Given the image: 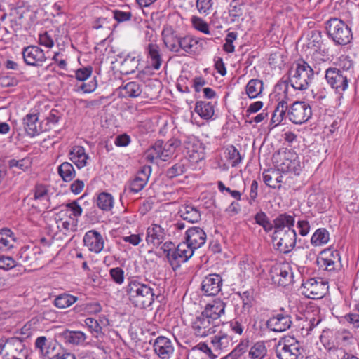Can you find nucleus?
I'll return each instance as SVG.
<instances>
[{
    "label": "nucleus",
    "mask_w": 359,
    "mask_h": 359,
    "mask_svg": "<svg viewBox=\"0 0 359 359\" xmlns=\"http://www.w3.org/2000/svg\"><path fill=\"white\" fill-rule=\"evenodd\" d=\"M330 240V233L324 228L318 229L312 235L311 243L314 246H320L326 244Z\"/></svg>",
    "instance_id": "48"
},
{
    "label": "nucleus",
    "mask_w": 359,
    "mask_h": 359,
    "mask_svg": "<svg viewBox=\"0 0 359 359\" xmlns=\"http://www.w3.org/2000/svg\"><path fill=\"white\" fill-rule=\"evenodd\" d=\"M273 239L280 252L288 253L296 245L297 233L294 229H287V231H274Z\"/></svg>",
    "instance_id": "5"
},
{
    "label": "nucleus",
    "mask_w": 359,
    "mask_h": 359,
    "mask_svg": "<svg viewBox=\"0 0 359 359\" xmlns=\"http://www.w3.org/2000/svg\"><path fill=\"white\" fill-rule=\"evenodd\" d=\"M60 337L65 343L72 345H83L87 339L86 333L81 331H72L66 330L60 334Z\"/></svg>",
    "instance_id": "35"
},
{
    "label": "nucleus",
    "mask_w": 359,
    "mask_h": 359,
    "mask_svg": "<svg viewBox=\"0 0 359 359\" xmlns=\"http://www.w3.org/2000/svg\"><path fill=\"white\" fill-rule=\"evenodd\" d=\"M60 216V212L57 215L56 223L57 228L60 231H63L65 233L69 231H74L77 226V219H74L71 216Z\"/></svg>",
    "instance_id": "43"
},
{
    "label": "nucleus",
    "mask_w": 359,
    "mask_h": 359,
    "mask_svg": "<svg viewBox=\"0 0 359 359\" xmlns=\"http://www.w3.org/2000/svg\"><path fill=\"white\" fill-rule=\"evenodd\" d=\"M165 237V230L159 224H152L147 229L146 242L149 245L158 247L163 243Z\"/></svg>",
    "instance_id": "25"
},
{
    "label": "nucleus",
    "mask_w": 359,
    "mask_h": 359,
    "mask_svg": "<svg viewBox=\"0 0 359 359\" xmlns=\"http://www.w3.org/2000/svg\"><path fill=\"white\" fill-rule=\"evenodd\" d=\"M226 158L231 161L232 167H236L242 161V157L237 149L231 145L226 148Z\"/></svg>",
    "instance_id": "55"
},
{
    "label": "nucleus",
    "mask_w": 359,
    "mask_h": 359,
    "mask_svg": "<svg viewBox=\"0 0 359 359\" xmlns=\"http://www.w3.org/2000/svg\"><path fill=\"white\" fill-rule=\"evenodd\" d=\"M267 349L262 341L257 342L251 347L249 356L251 359H263L266 355Z\"/></svg>",
    "instance_id": "53"
},
{
    "label": "nucleus",
    "mask_w": 359,
    "mask_h": 359,
    "mask_svg": "<svg viewBox=\"0 0 359 359\" xmlns=\"http://www.w3.org/2000/svg\"><path fill=\"white\" fill-rule=\"evenodd\" d=\"M77 300V297L63 293L55 297L54 305L59 309H65L74 304Z\"/></svg>",
    "instance_id": "49"
},
{
    "label": "nucleus",
    "mask_w": 359,
    "mask_h": 359,
    "mask_svg": "<svg viewBox=\"0 0 359 359\" xmlns=\"http://www.w3.org/2000/svg\"><path fill=\"white\" fill-rule=\"evenodd\" d=\"M126 293L130 302L139 309H146L154 302V289L138 280H130L126 287Z\"/></svg>",
    "instance_id": "1"
},
{
    "label": "nucleus",
    "mask_w": 359,
    "mask_h": 359,
    "mask_svg": "<svg viewBox=\"0 0 359 359\" xmlns=\"http://www.w3.org/2000/svg\"><path fill=\"white\" fill-rule=\"evenodd\" d=\"M207 236L202 228L192 226L185 233L184 241L194 250L201 248L206 242Z\"/></svg>",
    "instance_id": "17"
},
{
    "label": "nucleus",
    "mask_w": 359,
    "mask_h": 359,
    "mask_svg": "<svg viewBox=\"0 0 359 359\" xmlns=\"http://www.w3.org/2000/svg\"><path fill=\"white\" fill-rule=\"evenodd\" d=\"M110 13L111 17L118 23L129 21L132 18V13L130 11H123L115 9L111 11Z\"/></svg>",
    "instance_id": "57"
},
{
    "label": "nucleus",
    "mask_w": 359,
    "mask_h": 359,
    "mask_svg": "<svg viewBox=\"0 0 359 359\" xmlns=\"http://www.w3.org/2000/svg\"><path fill=\"white\" fill-rule=\"evenodd\" d=\"M109 275L111 279L117 285H122L124 282V271L121 267L111 268L109 270Z\"/></svg>",
    "instance_id": "60"
},
{
    "label": "nucleus",
    "mask_w": 359,
    "mask_h": 359,
    "mask_svg": "<svg viewBox=\"0 0 359 359\" xmlns=\"http://www.w3.org/2000/svg\"><path fill=\"white\" fill-rule=\"evenodd\" d=\"M202 41L201 39L191 35L182 36L180 45V52L184 51L188 54H197L202 50Z\"/></svg>",
    "instance_id": "29"
},
{
    "label": "nucleus",
    "mask_w": 359,
    "mask_h": 359,
    "mask_svg": "<svg viewBox=\"0 0 359 359\" xmlns=\"http://www.w3.org/2000/svg\"><path fill=\"white\" fill-rule=\"evenodd\" d=\"M140 59L133 54H128L120 65L122 74H130L135 72L139 65Z\"/></svg>",
    "instance_id": "42"
},
{
    "label": "nucleus",
    "mask_w": 359,
    "mask_h": 359,
    "mask_svg": "<svg viewBox=\"0 0 359 359\" xmlns=\"http://www.w3.org/2000/svg\"><path fill=\"white\" fill-rule=\"evenodd\" d=\"M326 29L329 38L336 45H347L353 39L351 28L339 18H333L327 20L326 22Z\"/></svg>",
    "instance_id": "4"
},
{
    "label": "nucleus",
    "mask_w": 359,
    "mask_h": 359,
    "mask_svg": "<svg viewBox=\"0 0 359 359\" xmlns=\"http://www.w3.org/2000/svg\"><path fill=\"white\" fill-rule=\"evenodd\" d=\"M120 94L123 97L133 98L139 97L142 92V85L136 81H130L119 88Z\"/></svg>",
    "instance_id": "40"
},
{
    "label": "nucleus",
    "mask_w": 359,
    "mask_h": 359,
    "mask_svg": "<svg viewBox=\"0 0 359 359\" xmlns=\"http://www.w3.org/2000/svg\"><path fill=\"white\" fill-rule=\"evenodd\" d=\"M217 324L201 313L192 323L195 335L204 337L215 332Z\"/></svg>",
    "instance_id": "14"
},
{
    "label": "nucleus",
    "mask_w": 359,
    "mask_h": 359,
    "mask_svg": "<svg viewBox=\"0 0 359 359\" xmlns=\"http://www.w3.org/2000/svg\"><path fill=\"white\" fill-rule=\"evenodd\" d=\"M194 251L184 241L181 242L175 248L170 264L174 269L179 268L181 264L187 262L193 256Z\"/></svg>",
    "instance_id": "15"
},
{
    "label": "nucleus",
    "mask_w": 359,
    "mask_h": 359,
    "mask_svg": "<svg viewBox=\"0 0 359 359\" xmlns=\"http://www.w3.org/2000/svg\"><path fill=\"white\" fill-rule=\"evenodd\" d=\"M69 158L79 168H83L87 165L89 158L88 154L86 153V149L82 146H74L69 152Z\"/></svg>",
    "instance_id": "33"
},
{
    "label": "nucleus",
    "mask_w": 359,
    "mask_h": 359,
    "mask_svg": "<svg viewBox=\"0 0 359 359\" xmlns=\"http://www.w3.org/2000/svg\"><path fill=\"white\" fill-rule=\"evenodd\" d=\"M144 50L151 67L154 69H159L163 61L159 46L156 43L149 42L145 46Z\"/></svg>",
    "instance_id": "30"
},
{
    "label": "nucleus",
    "mask_w": 359,
    "mask_h": 359,
    "mask_svg": "<svg viewBox=\"0 0 359 359\" xmlns=\"http://www.w3.org/2000/svg\"><path fill=\"white\" fill-rule=\"evenodd\" d=\"M153 349L159 359H170L175 351L172 341L163 336H159L154 340Z\"/></svg>",
    "instance_id": "16"
},
{
    "label": "nucleus",
    "mask_w": 359,
    "mask_h": 359,
    "mask_svg": "<svg viewBox=\"0 0 359 359\" xmlns=\"http://www.w3.org/2000/svg\"><path fill=\"white\" fill-rule=\"evenodd\" d=\"M325 79L329 85L337 93L344 91L348 86L347 76L337 68H329L326 70Z\"/></svg>",
    "instance_id": "11"
},
{
    "label": "nucleus",
    "mask_w": 359,
    "mask_h": 359,
    "mask_svg": "<svg viewBox=\"0 0 359 359\" xmlns=\"http://www.w3.org/2000/svg\"><path fill=\"white\" fill-rule=\"evenodd\" d=\"M180 144V141L176 138L170 139L166 142L158 140L145 151L144 158L151 163H157L158 161H168L175 156Z\"/></svg>",
    "instance_id": "2"
},
{
    "label": "nucleus",
    "mask_w": 359,
    "mask_h": 359,
    "mask_svg": "<svg viewBox=\"0 0 359 359\" xmlns=\"http://www.w3.org/2000/svg\"><path fill=\"white\" fill-rule=\"evenodd\" d=\"M151 171V168L150 166L142 167L135 177L130 181L128 184L129 191L137 194L142 190L147 184Z\"/></svg>",
    "instance_id": "23"
},
{
    "label": "nucleus",
    "mask_w": 359,
    "mask_h": 359,
    "mask_svg": "<svg viewBox=\"0 0 359 359\" xmlns=\"http://www.w3.org/2000/svg\"><path fill=\"white\" fill-rule=\"evenodd\" d=\"M210 343L214 352L218 355L233 344V338L224 332H219L212 337Z\"/></svg>",
    "instance_id": "28"
},
{
    "label": "nucleus",
    "mask_w": 359,
    "mask_h": 359,
    "mask_svg": "<svg viewBox=\"0 0 359 359\" xmlns=\"http://www.w3.org/2000/svg\"><path fill=\"white\" fill-rule=\"evenodd\" d=\"M320 341L324 348L329 351H336L338 348L336 331L324 330L320 336Z\"/></svg>",
    "instance_id": "38"
},
{
    "label": "nucleus",
    "mask_w": 359,
    "mask_h": 359,
    "mask_svg": "<svg viewBox=\"0 0 359 359\" xmlns=\"http://www.w3.org/2000/svg\"><path fill=\"white\" fill-rule=\"evenodd\" d=\"M287 109V104L285 101H278L277 106L273 111L271 118V122L277 126L283 119Z\"/></svg>",
    "instance_id": "51"
},
{
    "label": "nucleus",
    "mask_w": 359,
    "mask_h": 359,
    "mask_svg": "<svg viewBox=\"0 0 359 359\" xmlns=\"http://www.w3.org/2000/svg\"><path fill=\"white\" fill-rule=\"evenodd\" d=\"M246 348V344L241 342L230 353L226 355L224 359H237L245 351Z\"/></svg>",
    "instance_id": "63"
},
{
    "label": "nucleus",
    "mask_w": 359,
    "mask_h": 359,
    "mask_svg": "<svg viewBox=\"0 0 359 359\" xmlns=\"http://www.w3.org/2000/svg\"><path fill=\"white\" fill-rule=\"evenodd\" d=\"M97 205L101 210L109 211L113 208L114 198L110 194L102 192L97 196Z\"/></svg>",
    "instance_id": "50"
},
{
    "label": "nucleus",
    "mask_w": 359,
    "mask_h": 359,
    "mask_svg": "<svg viewBox=\"0 0 359 359\" xmlns=\"http://www.w3.org/2000/svg\"><path fill=\"white\" fill-rule=\"evenodd\" d=\"M195 111L205 120L212 118L215 114V105L212 102L198 101L195 104Z\"/></svg>",
    "instance_id": "41"
},
{
    "label": "nucleus",
    "mask_w": 359,
    "mask_h": 359,
    "mask_svg": "<svg viewBox=\"0 0 359 359\" xmlns=\"http://www.w3.org/2000/svg\"><path fill=\"white\" fill-rule=\"evenodd\" d=\"M266 327L276 332H282L288 330L292 325L290 316L280 313L271 316L266 321Z\"/></svg>",
    "instance_id": "19"
},
{
    "label": "nucleus",
    "mask_w": 359,
    "mask_h": 359,
    "mask_svg": "<svg viewBox=\"0 0 359 359\" xmlns=\"http://www.w3.org/2000/svg\"><path fill=\"white\" fill-rule=\"evenodd\" d=\"M162 39L165 46L174 53H180V45L182 36L171 26H164L162 30Z\"/></svg>",
    "instance_id": "20"
},
{
    "label": "nucleus",
    "mask_w": 359,
    "mask_h": 359,
    "mask_svg": "<svg viewBox=\"0 0 359 359\" xmlns=\"http://www.w3.org/2000/svg\"><path fill=\"white\" fill-rule=\"evenodd\" d=\"M248 324V318L244 316H237L229 322L231 331L234 333L241 335L246 325Z\"/></svg>",
    "instance_id": "52"
},
{
    "label": "nucleus",
    "mask_w": 359,
    "mask_h": 359,
    "mask_svg": "<svg viewBox=\"0 0 359 359\" xmlns=\"http://www.w3.org/2000/svg\"><path fill=\"white\" fill-rule=\"evenodd\" d=\"M295 219L294 216L287 213L280 214L273 221L274 231H287V229H294Z\"/></svg>",
    "instance_id": "36"
},
{
    "label": "nucleus",
    "mask_w": 359,
    "mask_h": 359,
    "mask_svg": "<svg viewBox=\"0 0 359 359\" xmlns=\"http://www.w3.org/2000/svg\"><path fill=\"white\" fill-rule=\"evenodd\" d=\"M318 263L320 268L333 272L340 269L341 257L337 250L326 249L321 252V256L318 259Z\"/></svg>",
    "instance_id": "8"
},
{
    "label": "nucleus",
    "mask_w": 359,
    "mask_h": 359,
    "mask_svg": "<svg viewBox=\"0 0 359 359\" xmlns=\"http://www.w3.org/2000/svg\"><path fill=\"white\" fill-rule=\"evenodd\" d=\"M29 200H34L32 206L38 208L39 211H43L50 208V196L48 189L43 184H36L32 192L27 197Z\"/></svg>",
    "instance_id": "12"
},
{
    "label": "nucleus",
    "mask_w": 359,
    "mask_h": 359,
    "mask_svg": "<svg viewBox=\"0 0 359 359\" xmlns=\"http://www.w3.org/2000/svg\"><path fill=\"white\" fill-rule=\"evenodd\" d=\"M302 348L294 339H285L278 344L276 355L279 359H299L302 355Z\"/></svg>",
    "instance_id": "6"
},
{
    "label": "nucleus",
    "mask_w": 359,
    "mask_h": 359,
    "mask_svg": "<svg viewBox=\"0 0 359 359\" xmlns=\"http://www.w3.org/2000/svg\"><path fill=\"white\" fill-rule=\"evenodd\" d=\"M83 209L77 201H73L64 205V208L60 211V216H71L74 219L81 216Z\"/></svg>",
    "instance_id": "47"
},
{
    "label": "nucleus",
    "mask_w": 359,
    "mask_h": 359,
    "mask_svg": "<svg viewBox=\"0 0 359 359\" xmlns=\"http://www.w3.org/2000/svg\"><path fill=\"white\" fill-rule=\"evenodd\" d=\"M314 77L311 67L304 60H297L289 71L290 83L298 90H306Z\"/></svg>",
    "instance_id": "3"
},
{
    "label": "nucleus",
    "mask_w": 359,
    "mask_h": 359,
    "mask_svg": "<svg viewBox=\"0 0 359 359\" xmlns=\"http://www.w3.org/2000/svg\"><path fill=\"white\" fill-rule=\"evenodd\" d=\"M185 171V166L184 164L179 163H176L170 168L167 172L166 175L169 178H174L177 176L182 175Z\"/></svg>",
    "instance_id": "62"
},
{
    "label": "nucleus",
    "mask_w": 359,
    "mask_h": 359,
    "mask_svg": "<svg viewBox=\"0 0 359 359\" xmlns=\"http://www.w3.org/2000/svg\"><path fill=\"white\" fill-rule=\"evenodd\" d=\"M222 286V277L216 273L205 276L201 283V290L207 296L217 295Z\"/></svg>",
    "instance_id": "22"
},
{
    "label": "nucleus",
    "mask_w": 359,
    "mask_h": 359,
    "mask_svg": "<svg viewBox=\"0 0 359 359\" xmlns=\"http://www.w3.org/2000/svg\"><path fill=\"white\" fill-rule=\"evenodd\" d=\"M338 348L351 349L357 344V339L354 334L346 329L336 330Z\"/></svg>",
    "instance_id": "32"
},
{
    "label": "nucleus",
    "mask_w": 359,
    "mask_h": 359,
    "mask_svg": "<svg viewBox=\"0 0 359 359\" xmlns=\"http://www.w3.org/2000/svg\"><path fill=\"white\" fill-rule=\"evenodd\" d=\"M184 152L191 163H198L205 157L201 143L194 136H189L184 142Z\"/></svg>",
    "instance_id": "10"
},
{
    "label": "nucleus",
    "mask_w": 359,
    "mask_h": 359,
    "mask_svg": "<svg viewBox=\"0 0 359 359\" xmlns=\"http://www.w3.org/2000/svg\"><path fill=\"white\" fill-rule=\"evenodd\" d=\"M212 0H197L196 8L200 14L207 15L212 10Z\"/></svg>",
    "instance_id": "59"
},
{
    "label": "nucleus",
    "mask_w": 359,
    "mask_h": 359,
    "mask_svg": "<svg viewBox=\"0 0 359 359\" xmlns=\"http://www.w3.org/2000/svg\"><path fill=\"white\" fill-rule=\"evenodd\" d=\"M15 242V238L9 229L0 230V251H6L13 248Z\"/></svg>",
    "instance_id": "44"
},
{
    "label": "nucleus",
    "mask_w": 359,
    "mask_h": 359,
    "mask_svg": "<svg viewBox=\"0 0 359 359\" xmlns=\"http://www.w3.org/2000/svg\"><path fill=\"white\" fill-rule=\"evenodd\" d=\"M255 220L256 224L262 226L266 232H269L273 229V224L271 223L265 212H258L255 215Z\"/></svg>",
    "instance_id": "54"
},
{
    "label": "nucleus",
    "mask_w": 359,
    "mask_h": 359,
    "mask_svg": "<svg viewBox=\"0 0 359 359\" xmlns=\"http://www.w3.org/2000/svg\"><path fill=\"white\" fill-rule=\"evenodd\" d=\"M296 90L298 89L295 88L291 83L287 81H280L275 86L276 96H278V101H285L287 104V102L292 100L296 95Z\"/></svg>",
    "instance_id": "26"
},
{
    "label": "nucleus",
    "mask_w": 359,
    "mask_h": 359,
    "mask_svg": "<svg viewBox=\"0 0 359 359\" xmlns=\"http://www.w3.org/2000/svg\"><path fill=\"white\" fill-rule=\"evenodd\" d=\"M178 213L180 217L190 223L198 222L201 219V212L199 210L190 204L182 205Z\"/></svg>",
    "instance_id": "37"
},
{
    "label": "nucleus",
    "mask_w": 359,
    "mask_h": 359,
    "mask_svg": "<svg viewBox=\"0 0 359 359\" xmlns=\"http://www.w3.org/2000/svg\"><path fill=\"white\" fill-rule=\"evenodd\" d=\"M84 324L90 332L92 336L95 338H100L104 336L102 331V325L107 326L109 323V320L104 316L100 317L99 320L93 318H87L84 320Z\"/></svg>",
    "instance_id": "31"
},
{
    "label": "nucleus",
    "mask_w": 359,
    "mask_h": 359,
    "mask_svg": "<svg viewBox=\"0 0 359 359\" xmlns=\"http://www.w3.org/2000/svg\"><path fill=\"white\" fill-rule=\"evenodd\" d=\"M46 57L42 49L38 46H29L24 48V62L32 66H40Z\"/></svg>",
    "instance_id": "27"
},
{
    "label": "nucleus",
    "mask_w": 359,
    "mask_h": 359,
    "mask_svg": "<svg viewBox=\"0 0 359 359\" xmlns=\"http://www.w3.org/2000/svg\"><path fill=\"white\" fill-rule=\"evenodd\" d=\"M325 289V284L322 280L309 278L302 283L300 290L306 297L318 299L324 296Z\"/></svg>",
    "instance_id": "9"
},
{
    "label": "nucleus",
    "mask_w": 359,
    "mask_h": 359,
    "mask_svg": "<svg viewBox=\"0 0 359 359\" xmlns=\"http://www.w3.org/2000/svg\"><path fill=\"white\" fill-rule=\"evenodd\" d=\"M93 68L91 67H86L78 69L75 72L76 79L81 81L88 79L92 74Z\"/></svg>",
    "instance_id": "64"
},
{
    "label": "nucleus",
    "mask_w": 359,
    "mask_h": 359,
    "mask_svg": "<svg viewBox=\"0 0 359 359\" xmlns=\"http://www.w3.org/2000/svg\"><path fill=\"white\" fill-rule=\"evenodd\" d=\"M74 309L81 315H94L101 312L102 308L98 302H89L76 305Z\"/></svg>",
    "instance_id": "46"
},
{
    "label": "nucleus",
    "mask_w": 359,
    "mask_h": 359,
    "mask_svg": "<svg viewBox=\"0 0 359 359\" xmlns=\"http://www.w3.org/2000/svg\"><path fill=\"white\" fill-rule=\"evenodd\" d=\"M280 161H278V169L283 172L294 171L298 165L297 154L292 150H285L278 154Z\"/></svg>",
    "instance_id": "18"
},
{
    "label": "nucleus",
    "mask_w": 359,
    "mask_h": 359,
    "mask_svg": "<svg viewBox=\"0 0 359 359\" xmlns=\"http://www.w3.org/2000/svg\"><path fill=\"white\" fill-rule=\"evenodd\" d=\"M24 121H26V126L24 127V128L27 134L30 137L37 135L43 130L41 123L39 122L38 113L36 111L28 114L26 116V118H24Z\"/></svg>",
    "instance_id": "34"
},
{
    "label": "nucleus",
    "mask_w": 359,
    "mask_h": 359,
    "mask_svg": "<svg viewBox=\"0 0 359 359\" xmlns=\"http://www.w3.org/2000/svg\"><path fill=\"white\" fill-rule=\"evenodd\" d=\"M270 273L273 283L280 286L285 287L293 282V272L288 264L274 267Z\"/></svg>",
    "instance_id": "13"
},
{
    "label": "nucleus",
    "mask_w": 359,
    "mask_h": 359,
    "mask_svg": "<svg viewBox=\"0 0 359 359\" xmlns=\"http://www.w3.org/2000/svg\"><path fill=\"white\" fill-rule=\"evenodd\" d=\"M6 344L11 346V353L20 354L22 351V339L19 337H13L7 339Z\"/></svg>",
    "instance_id": "58"
},
{
    "label": "nucleus",
    "mask_w": 359,
    "mask_h": 359,
    "mask_svg": "<svg viewBox=\"0 0 359 359\" xmlns=\"http://www.w3.org/2000/svg\"><path fill=\"white\" fill-rule=\"evenodd\" d=\"M225 307L226 304L222 300L215 299L205 306L202 313L217 324L219 318L224 315Z\"/></svg>",
    "instance_id": "24"
},
{
    "label": "nucleus",
    "mask_w": 359,
    "mask_h": 359,
    "mask_svg": "<svg viewBox=\"0 0 359 359\" xmlns=\"http://www.w3.org/2000/svg\"><path fill=\"white\" fill-rule=\"evenodd\" d=\"M264 90V83L257 79H250L245 86V93L250 99L261 97Z\"/></svg>",
    "instance_id": "39"
},
{
    "label": "nucleus",
    "mask_w": 359,
    "mask_h": 359,
    "mask_svg": "<svg viewBox=\"0 0 359 359\" xmlns=\"http://www.w3.org/2000/svg\"><path fill=\"white\" fill-rule=\"evenodd\" d=\"M289 119L295 124H302L312 116V110L310 105L302 101H296L290 107L288 111Z\"/></svg>",
    "instance_id": "7"
},
{
    "label": "nucleus",
    "mask_w": 359,
    "mask_h": 359,
    "mask_svg": "<svg viewBox=\"0 0 359 359\" xmlns=\"http://www.w3.org/2000/svg\"><path fill=\"white\" fill-rule=\"evenodd\" d=\"M277 174L278 170H267L264 171L262 175L266 185L271 188H276L275 176L277 175Z\"/></svg>",
    "instance_id": "61"
},
{
    "label": "nucleus",
    "mask_w": 359,
    "mask_h": 359,
    "mask_svg": "<svg viewBox=\"0 0 359 359\" xmlns=\"http://www.w3.org/2000/svg\"><path fill=\"white\" fill-rule=\"evenodd\" d=\"M191 22L192 23L193 27L196 30L205 34H210L208 24L201 18H199L198 16H192L191 18Z\"/></svg>",
    "instance_id": "56"
},
{
    "label": "nucleus",
    "mask_w": 359,
    "mask_h": 359,
    "mask_svg": "<svg viewBox=\"0 0 359 359\" xmlns=\"http://www.w3.org/2000/svg\"><path fill=\"white\" fill-rule=\"evenodd\" d=\"M83 241L84 245L92 252L98 254L104 248V239L102 234L95 230L87 231Z\"/></svg>",
    "instance_id": "21"
},
{
    "label": "nucleus",
    "mask_w": 359,
    "mask_h": 359,
    "mask_svg": "<svg viewBox=\"0 0 359 359\" xmlns=\"http://www.w3.org/2000/svg\"><path fill=\"white\" fill-rule=\"evenodd\" d=\"M57 173L64 182H69L76 177V170L69 162H63L57 168Z\"/></svg>",
    "instance_id": "45"
}]
</instances>
